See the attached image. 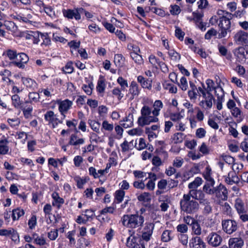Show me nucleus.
Here are the masks:
<instances>
[{
    "instance_id": "f257e3e1",
    "label": "nucleus",
    "mask_w": 248,
    "mask_h": 248,
    "mask_svg": "<svg viewBox=\"0 0 248 248\" xmlns=\"http://www.w3.org/2000/svg\"><path fill=\"white\" fill-rule=\"evenodd\" d=\"M163 104L161 100H155L153 104L154 109L147 105H144L140 109L141 115L138 118L137 124L139 126L143 127L149 125L151 123H157L159 121L157 117Z\"/></svg>"
},
{
    "instance_id": "f03ea898",
    "label": "nucleus",
    "mask_w": 248,
    "mask_h": 248,
    "mask_svg": "<svg viewBox=\"0 0 248 248\" xmlns=\"http://www.w3.org/2000/svg\"><path fill=\"white\" fill-rule=\"evenodd\" d=\"M155 224L151 222H146L143 228L141 237L140 235H134L132 234L127 237L126 245L129 248H145L144 242L149 241L153 234Z\"/></svg>"
},
{
    "instance_id": "7ed1b4c3",
    "label": "nucleus",
    "mask_w": 248,
    "mask_h": 248,
    "mask_svg": "<svg viewBox=\"0 0 248 248\" xmlns=\"http://www.w3.org/2000/svg\"><path fill=\"white\" fill-rule=\"evenodd\" d=\"M121 221L124 227L133 229L143 226L144 217L142 215H139V212L137 211L134 214L124 215Z\"/></svg>"
},
{
    "instance_id": "20e7f679",
    "label": "nucleus",
    "mask_w": 248,
    "mask_h": 248,
    "mask_svg": "<svg viewBox=\"0 0 248 248\" xmlns=\"http://www.w3.org/2000/svg\"><path fill=\"white\" fill-rule=\"evenodd\" d=\"M180 208L182 211L187 214H193L196 212L199 207L197 202L189 199L188 195L184 194L180 201Z\"/></svg>"
},
{
    "instance_id": "39448f33",
    "label": "nucleus",
    "mask_w": 248,
    "mask_h": 248,
    "mask_svg": "<svg viewBox=\"0 0 248 248\" xmlns=\"http://www.w3.org/2000/svg\"><path fill=\"white\" fill-rule=\"evenodd\" d=\"M205 192L210 195H215L216 201L218 204H220L222 202L227 201L228 199V190L226 187L221 183L214 187L213 188H210Z\"/></svg>"
},
{
    "instance_id": "423d86ee",
    "label": "nucleus",
    "mask_w": 248,
    "mask_h": 248,
    "mask_svg": "<svg viewBox=\"0 0 248 248\" xmlns=\"http://www.w3.org/2000/svg\"><path fill=\"white\" fill-rule=\"evenodd\" d=\"M222 230L227 234H232L239 228L238 222L234 219L222 220Z\"/></svg>"
},
{
    "instance_id": "0eeeda50",
    "label": "nucleus",
    "mask_w": 248,
    "mask_h": 248,
    "mask_svg": "<svg viewBox=\"0 0 248 248\" xmlns=\"http://www.w3.org/2000/svg\"><path fill=\"white\" fill-rule=\"evenodd\" d=\"M211 169L209 166H207L205 168V170L202 173V176L206 180V183L203 187V190L204 192H207L211 186H213L215 185V181L211 176Z\"/></svg>"
},
{
    "instance_id": "6e6552de",
    "label": "nucleus",
    "mask_w": 248,
    "mask_h": 248,
    "mask_svg": "<svg viewBox=\"0 0 248 248\" xmlns=\"http://www.w3.org/2000/svg\"><path fill=\"white\" fill-rule=\"evenodd\" d=\"M95 210L93 209H86L82 211V215L85 217L83 218L81 216H78L76 219V222L78 224H85L87 222L93 219L95 216Z\"/></svg>"
},
{
    "instance_id": "1a4fd4ad",
    "label": "nucleus",
    "mask_w": 248,
    "mask_h": 248,
    "mask_svg": "<svg viewBox=\"0 0 248 248\" xmlns=\"http://www.w3.org/2000/svg\"><path fill=\"white\" fill-rule=\"evenodd\" d=\"M44 119L49 125H51L53 128L56 127L59 124L62 123V121L59 120L58 114H55L52 110L46 112L44 114Z\"/></svg>"
},
{
    "instance_id": "9d476101",
    "label": "nucleus",
    "mask_w": 248,
    "mask_h": 248,
    "mask_svg": "<svg viewBox=\"0 0 248 248\" xmlns=\"http://www.w3.org/2000/svg\"><path fill=\"white\" fill-rule=\"evenodd\" d=\"M205 240L210 246L217 247L222 241V237L216 232H212L206 237Z\"/></svg>"
},
{
    "instance_id": "9b49d317",
    "label": "nucleus",
    "mask_w": 248,
    "mask_h": 248,
    "mask_svg": "<svg viewBox=\"0 0 248 248\" xmlns=\"http://www.w3.org/2000/svg\"><path fill=\"white\" fill-rule=\"evenodd\" d=\"M29 60V57L24 53H18L16 60L13 62L12 63L21 69H24L25 64H26Z\"/></svg>"
},
{
    "instance_id": "f8f14e48",
    "label": "nucleus",
    "mask_w": 248,
    "mask_h": 248,
    "mask_svg": "<svg viewBox=\"0 0 248 248\" xmlns=\"http://www.w3.org/2000/svg\"><path fill=\"white\" fill-rule=\"evenodd\" d=\"M234 41L237 45L247 44L248 43V33L242 30L238 31L234 36Z\"/></svg>"
},
{
    "instance_id": "ddd939ff",
    "label": "nucleus",
    "mask_w": 248,
    "mask_h": 248,
    "mask_svg": "<svg viewBox=\"0 0 248 248\" xmlns=\"http://www.w3.org/2000/svg\"><path fill=\"white\" fill-rule=\"evenodd\" d=\"M189 248H206V245L200 236H193L189 242Z\"/></svg>"
},
{
    "instance_id": "4468645a",
    "label": "nucleus",
    "mask_w": 248,
    "mask_h": 248,
    "mask_svg": "<svg viewBox=\"0 0 248 248\" xmlns=\"http://www.w3.org/2000/svg\"><path fill=\"white\" fill-rule=\"evenodd\" d=\"M52 200V206L55 207L57 210L61 209L62 205L64 203L63 198L61 197L59 193L54 191L51 195Z\"/></svg>"
},
{
    "instance_id": "2eb2a0df",
    "label": "nucleus",
    "mask_w": 248,
    "mask_h": 248,
    "mask_svg": "<svg viewBox=\"0 0 248 248\" xmlns=\"http://www.w3.org/2000/svg\"><path fill=\"white\" fill-rule=\"evenodd\" d=\"M224 177L225 183L230 185L234 184H237L240 181V178L234 169H232V170L230 171L227 175L224 176Z\"/></svg>"
},
{
    "instance_id": "dca6fc26",
    "label": "nucleus",
    "mask_w": 248,
    "mask_h": 248,
    "mask_svg": "<svg viewBox=\"0 0 248 248\" xmlns=\"http://www.w3.org/2000/svg\"><path fill=\"white\" fill-rule=\"evenodd\" d=\"M57 103L59 106L58 110L60 112H68L73 105L72 101L68 99L64 100H57Z\"/></svg>"
},
{
    "instance_id": "f3484780",
    "label": "nucleus",
    "mask_w": 248,
    "mask_h": 248,
    "mask_svg": "<svg viewBox=\"0 0 248 248\" xmlns=\"http://www.w3.org/2000/svg\"><path fill=\"white\" fill-rule=\"evenodd\" d=\"M206 84L207 85V88L205 89V91L207 92V93H211V92L214 90L216 95L218 94V93H217V92L223 93V91L222 88L219 87H215V83L213 80L207 79L206 80Z\"/></svg>"
},
{
    "instance_id": "a211bd4d",
    "label": "nucleus",
    "mask_w": 248,
    "mask_h": 248,
    "mask_svg": "<svg viewBox=\"0 0 248 248\" xmlns=\"http://www.w3.org/2000/svg\"><path fill=\"white\" fill-rule=\"evenodd\" d=\"M243 245L244 241L241 237H232L228 240L229 248H242Z\"/></svg>"
},
{
    "instance_id": "6ab92c4d",
    "label": "nucleus",
    "mask_w": 248,
    "mask_h": 248,
    "mask_svg": "<svg viewBox=\"0 0 248 248\" xmlns=\"http://www.w3.org/2000/svg\"><path fill=\"white\" fill-rule=\"evenodd\" d=\"M140 89L136 82L133 81L131 82L129 88V93L131 94L130 99H134L135 97L138 96L140 94Z\"/></svg>"
},
{
    "instance_id": "aec40b11",
    "label": "nucleus",
    "mask_w": 248,
    "mask_h": 248,
    "mask_svg": "<svg viewBox=\"0 0 248 248\" xmlns=\"http://www.w3.org/2000/svg\"><path fill=\"white\" fill-rule=\"evenodd\" d=\"M139 201L143 202V205L146 207H150L151 201V195L148 192H144L137 197Z\"/></svg>"
},
{
    "instance_id": "412c9836",
    "label": "nucleus",
    "mask_w": 248,
    "mask_h": 248,
    "mask_svg": "<svg viewBox=\"0 0 248 248\" xmlns=\"http://www.w3.org/2000/svg\"><path fill=\"white\" fill-rule=\"evenodd\" d=\"M22 83L29 89L31 90H35L37 87V84L36 81L30 78L22 77L21 78Z\"/></svg>"
},
{
    "instance_id": "4be33fe9",
    "label": "nucleus",
    "mask_w": 248,
    "mask_h": 248,
    "mask_svg": "<svg viewBox=\"0 0 248 248\" xmlns=\"http://www.w3.org/2000/svg\"><path fill=\"white\" fill-rule=\"evenodd\" d=\"M234 208L238 215L244 214L246 212L244 202L240 198H237L235 200Z\"/></svg>"
},
{
    "instance_id": "5701e85b",
    "label": "nucleus",
    "mask_w": 248,
    "mask_h": 248,
    "mask_svg": "<svg viewBox=\"0 0 248 248\" xmlns=\"http://www.w3.org/2000/svg\"><path fill=\"white\" fill-rule=\"evenodd\" d=\"M137 80L143 88L151 90L152 87V80L151 79L145 78L142 76H139L137 78Z\"/></svg>"
},
{
    "instance_id": "b1692460",
    "label": "nucleus",
    "mask_w": 248,
    "mask_h": 248,
    "mask_svg": "<svg viewBox=\"0 0 248 248\" xmlns=\"http://www.w3.org/2000/svg\"><path fill=\"white\" fill-rule=\"evenodd\" d=\"M189 85L190 89L188 92V95L191 100L195 101L198 96V88L195 84L191 81L189 82Z\"/></svg>"
},
{
    "instance_id": "393cba45",
    "label": "nucleus",
    "mask_w": 248,
    "mask_h": 248,
    "mask_svg": "<svg viewBox=\"0 0 248 248\" xmlns=\"http://www.w3.org/2000/svg\"><path fill=\"white\" fill-rule=\"evenodd\" d=\"M40 34L38 31H29L27 33L25 38L26 39L31 40L33 44H38L40 42Z\"/></svg>"
},
{
    "instance_id": "a878e982",
    "label": "nucleus",
    "mask_w": 248,
    "mask_h": 248,
    "mask_svg": "<svg viewBox=\"0 0 248 248\" xmlns=\"http://www.w3.org/2000/svg\"><path fill=\"white\" fill-rule=\"evenodd\" d=\"M8 143L9 141L6 138L0 140V155H5L8 154Z\"/></svg>"
},
{
    "instance_id": "bb28decb",
    "label": "nucleus",
    "mask_w": 248,
    "mask_h": 248,
    "mask_svg": "<svg viewBox=\"0 0 248 248\" xmlns=\"http://www.w3.org/2000/svg\"><path fill=\"white\" fill-rule=\"evenodd\" d=\"M133 114L129 113L123 122L121 121L120 124L124 128L131 127L133 125Z\"/></svg>"
},
{
    "instance_id": "cd10ccee",
    "label": "nucleus",
    "mask_w": 248,
    "mask_h": 248,
    "mask_svg": "<svg viewBox=\"0 0 248 248\" xmlns=\"http://www.w3.org/2000/svg\"><path fill=\"white\" fill-rule=\"evenodd\" d=\"M25 211L23 209L17 208L12 211V217L13 221L17 220L20 217L24 216Z\"/></svg>"
},
{
    "instance_id": "c85d7f7f",
    "label": "nucleus",
    "mask_w": 248,
    "mask_h": 248,
    "mask_svg": "<svg viewBox=\"0 0 248 248\" xmlns=\"http://www.w3.org/2000/svg\"><path fill=\"white\" fill-rule=\"evenodd\" d=\"M125 192L122 189L117 190L114 193V200L117 203H121L124 200Z\"/></svg>"
},
{
    "instance_id": "c756f323",
    "label": "nucleus",
    "mask_w": 248,
    "mask_h": 248,
    "mask_svg": "<svg viewBox=\"0 0 248 248\" xmlns=\"http://www.w3.org/2000/svg\"><path fill=\"white\" fill-rule=\"evenodd\" d=\"M218 26L219 27L231 28V21L230 18L225 16L220 17L219 18Z\"/></svg>"
},
{
    "instance_id": "7c9ffc66",
    "label": "nucleus",
    "mask_w": 248,
    "mask_h": 248,
    "mask_svg": "<svg viewBox=\"0 0 248 248\" xmlns=\"http://www.w3.org/2000/svg\"><path fill=\"white\" fill-rule=\"evenodd\" d=\"M248 48V45H245L244 47H239L237 49L236 56L239 59V61H245L247 59L246 56L245 55V50Z\"/></svg>"
},
{
    "instance_id": "2f4dec72",
    "label": "nucleus",
    "mask_w": 248,
    "mask_h": 248,
    "mask_svg": "<svg viewBox=\"0 0 248 248\" xmlns=\"http://www.w3.org/2000/svg\"><path fill=\"white\" fill-rule=\"evenodd\" d=\"M125 61V58L121 54H115L114 58V62L118 67H122Z\"/></svg>"
},
{
    "instance_id": "473e14b6",
    "label": "nucleus",
    "mask_w": 248,
    "mask_h": 248,
    "mask_svg": "<svg viewBox=\"0 0 248 248\" xmlns=\"http://www.w3.org/2000/svg\"><path fill=\"white\" fill-rule=\"evenodd\" d=\"M89 178L88 177L81 178L79 176H76L74 178V181L77 183V186L78 188L81 189L83 187V186L87 182V180Z\"/></svg>"
},
{
    "instance_id": "72a5a7b5",
    "label": "nucleus",
    "mask_w": 248,
    "mask_h": 248,
    "mask_svg": "<svg viewBox=\"0 0 248 248\" xmlns=\"http://www.w3.org/2000/svg\"><path fill=\"white\" fill-rule=\"evenodd\" d=\"M84 140L83 139L78 138L76 135L72 134L71 136L69 143L70 145L76 146L83 144L84 143Z\"/></svg>"
},
{
    "instance_id": "f704fd0d",
    "label": "nucleus",
    "mask_w": 248,
    "mask_h": 248,
    "mask_svg": "<svg viewBox=\"0 0 248 248\" xmlns=\"http://www.w3.org/2000/svg\"><path fill=\"white\" fill-rule=\"evenodd\" d=\"M185 137L186 135L184 133L177 132L173 135L171 139L175 143H178L182 142Z\"/></svg>"
},
{
    "instance_id": "c9c22d12",
    "label": "nucleus",
    "mask_w": 248,
    "mask_h": 248,
    "mask_svg": "<svg viewBox=\"0 0 248 248\" xmlns=\"http://www.w3.org/2000/svg\"><path fill=\"white\" fill-rule=\"evenodd\" d=\"M88 124L92 129L98 134L100 133V123L94 120H89Z\"/></svg>"
},
{
    "instance_id": "e433bc0d",
    "label": "nucleus",
    "mask_w": 248,
    "mask_h": 248,
    "mask_svg": "<svg viewBox=\"0 0 248 248\" xmlns=\"http://www.w3.org/2000/svg\"><path fill=\"white\" fill-rule=\"evenodd\" d=\"M94 217L98 220L101 223H108L111 220V218L107 214H101L94 216Z\"/></svg>"
},
{
    "instance_id": "4c0bfd02",
    "label": "nucleus",
    "mask_w": 248,
    "mask_h": 248,
    "mask_svg": "<svg viewBox=\"0 0 248 248\" xmlns=\"http://www.w3.org/2000/svg\"><path fill=\"white\" fill-rule=\"evenodd\" d=\"M90 245V241L84 237H81L78 240V248H85Z\"/></svg>"
},
{
    "instance_id": "58836bf2",
    "label": "nucleus",
    "mask_w": 248,
    "mask_h": 248,
    "mask_svg": "<svg viewBox=\"0 0 248 248\" xmlns=\"http://www.w3.org/2000/svg\"><path fill=\"white\" fill-rule=\"evenodd\" d=\"M202 178L197 177L193 182L188 184V187L189 189H196L202 184Z\"/></svg>"
},
{
    "instance_id": "ea45409f",
    "label": "nucleus",
    "mask_w": 248,
    "mask_h": 248,
    "mask_svg": "<svg viewBox=\"0 0 248 248\" xmlns=\"http://www.w3.org/2000/svg\"><path fill=\"white\" fill-rule=\"evenodd\" d=\"M204 99V102L206 106V109H210L212 107L213 103L212 101L214 100V98L211 93H207V95L205 97H203Z\"/></svg>"
},
{
    "instance_id": "a19ab883",
    "label": "nucleus",
    "mask_w": 248,
    "mask_h": 248,
    "mask_svg": "<svg viewBox=\"0 0 248 248\" xmlns=\"http://www.w3.org/2000/svg\"><path fill=\"white\" fill-rule=\"evenodd\" d=\"M62 12L65 17L69 19H72L74 17L75 18L76 14L75 9H63Z\"/></svg>"
},
{
    "instance_id": "79ce46f5",
    "label": "nucleus",
    "mask_w": 248,
    "mask_h": 248,
    "mask_svg": "<svg viewBox=\"0 0 248 248\" xmlns=\"http://www.w3.org/2000/svg\"><path fill=\"white\" fill-rule=\"evenodd\" d=\"M192 229V232L195 234L199 235L201 234V227L199 221L196 220L191 226Z\"/></svg>"
},
{
    "instance_id": "37998d69",
    "label": "nucleus",
    "mask_w": 248,
    "mask_h": 248,
    "mask_svg": "<svg viewBox=\"0 0 248 248\" xmlns=\"http://www.w3.org/2000/svg\"><path fill=\"white\" fill-rule=\"evenodd\" d=\"M12 104L16 108H21V101L18 95L15 94L12 96L11 97Z\"/></svg>"
},
{
    "instance_id": "c03bdc74",
    "label": "nucleus",
    "mask_w": 248,
    "mask_h": 248,
    "mask_svg": "<svg viewBox=\"0 0 248 248\" xmlns=\"http://www.w3.org/2000/svg\"><path fill=\"white\" fill-rule=\"evenodd\" d=\"M168 54L170 59L174 62H178L181 59L180 54L174 49H170L168 51Z\"/></svg>"
},
{
    "instance_id": "a18cd8bd",
    "label": "nucleus",
    "mask_w": 248,
    "mask_h": 248,
    "mask_svg": "<svg viewBox=\"0 0 248 248\" xmlns=\"http://www.w3.org/2000/svg\"><path fill=\"white\" fill-rule=\"evenodd\" d=\"M165 143L164 141H158L156 143V148L155 149V153L159 155L165 153L164 151Z\"/></svg>"
},
{
    "instance_id": "49530a36",
    "label": "nucleus",
    "mask_w": 248,
    "mask_h": 248,
    "mask_svg": "<svg viewBox=\"0 0 248 248\" xmlns=\"http://www.w3.org/2000/svg\"><path fill=\"white\" fill-rule=\"evenodd\" d=\"M232 115L235 118H237L240 121L243 119V114L239 108L235 107L230 110Z\"/></svg>"
},
{
    "instance_id": "de8ad7c7",
    "label": "nucleus",
    "mask_w": 248,
    "mask_h": 248,
    "mask_svg": "<svg viewBox=\"0 0 248 248\" xmlns=\"http://www.w3.org/2000/svg\"><path fill=\"white\" fill-rule=\"evenodd\" d=\"M106 85L105 83V79L103 78H100L97 82L96 86L97 91L100 93H103L105 91Z\"/></svg>"
},
{
    "instance_id": "09e8293b",
    "label": "nucleus",
    "mask_w": 248,
    "mask_h": 248,
    "mask_svg": "<svg viewBox=\"0 0 248 248\" xmlns=\"http://www.w3.org/2000/svg\"><path fill=\"white\" fill-rule=\"evenodd\" d=\"M196 200L199 201L200 204L201 205L209 203V200L205 198V195L202 190L199 192L198 196Z\"/></svg>"
},
{
    "instance_id": "8fccbe9b",
    "label": "nucleus",
    "mask_w": 248,
    "mask_h": 248,
    "mask_svg": "<svg viewBox=\"0 0 248 248\" xmlns=\"http://www.w3.org/2000/svg\"><path fill=\"white\" fill-rule=\"evenodd\" d=\"M43 192L41 191L39 192H32L31 193V202L35 204H37L39 197H40V200H41L43 199Z\"/></svg>"
},
{
    "instance_id": "3c124183",
    "label": "nucleus",
    "mask_w": 248,
    "mask_h": 248,
    "mask_svg": "<svg viewBox=\"0 0 248 248\" xmlns=\"http://www.w3.org/2000/svg\"><path fill=\"white\" fill-rule=\"evenodd\" d=\"M130 57L133 60L138 64L140 65L143 63V59L142 56L138 54L135 53H130Z\"/></svg>"
},
{
    "instance_id": "603ef678",
    "label": "nucleus",
    "mask_w": 248,
    "mask_h": 248,
    "mask_svg": "<svg viewBox=\"0 0 248 248\" xmlns=\"http://www.w3.org/2000/svg\"><path fill=\"white\" fill-rule=\"evenodd\" d=\"M171 233V231L168 230H165L161 235L162 241L164 242H168L170 241L172 239V237L170 236Z\"/></svg>"
},
{
    "instance_id": "864d4df0",
    "label": "nucleus",
    "mask_w": 248,
    "mask_h": 248,
    "mask_svg": "<svg viewBox=\"0 0 248 248\" xmlns=\"http://www.w3.org/2000/svg\"><path fill=\"white\" fill-rule=\"evenodd\" d=\"M29 99L30 100L29 101H26V103H29V102H37L39 101V99L40 98L39 94L36 93V92H32L30 93L28 95Z\"/></svg>"
},
{
    "instance_id": "5fc2aeb1",
    "label": "nucleus",
    "mask_w": 248,
    "mask_h": 248,
    "mask_svg": "<svg viewBox=\"0 0 248 248\" xmlns=\"http://www.w3.org/2000/svg\"><path fill=\"white\" fill-rule=\"evenodd\" d=\"M59 164L61 166L62 165V162L61 159L50 157L48 160V166H52L54 168H57Z\"/></svg>"
},
{
    "instance_id": "6e6d98bb",
    "label": "nucleus",
    "mask_w": 248,
    "mask_h": 248,
    "mask_svg": "<svg viewBox=\"0 0 248 248\" xmlns=\"http://www.w3.org/2000/svg\"><path fill=\"white\" fill-rule=\"evenodd\" d=\"M28 224L29 228L31 230H33V229H34L37 225L36 216L35 215H32L31 218L29 219L28 221Z\"/></svg>"
},
{
    "instance_id": "4d7b16f0",
    "label": "nucleus",
    "mask_w": 248,
    "mask_h": 248,
    "mask_svg": "<svg viewBox=\"0 0 248 248\" xmlns=\"http://www.w3.org/2000/svg\"><path fill=\"white\" fill-rule=\"evenodd\" d=\"M40 36L43 40V42L41 44L42 46L45 45L46 46L50 45L51 40L47 33H41Z\"/></svg>"
},
{
    "instance_id": "13d9d810",
    "label": "nucleus",
    "mask_w": 248,
    "mask_h": 248,
    "mask_svg": "<svg viewBox=\"0 0 248 248\" xmlns=\"http://www.w3.org/2000/svg\"><path fill=\"white\" fill-rule=\"evenodd\" d=\"M13 228H9L8 229H2L0 230V236L9 237L10 238L11 235L14 230Z\"/></svg>"
},
{
    "instance_id": "bf43d9fd",
    "label": "nucleus",
    "mask_w": 248,
    "mask_h": 248,
    "mask_svg": "<svg viewBox=\"0 0 248 248\" xmlns=\"http://www.w3.org/2000/svg\"><path fill=\"white\" fill-rule=\"evenodd\" d=\"M44 11L45 13L52 18L56 17V15L53 8L51 6L44 5Z\"/></svg>"
},
{
    "instance_id": "052dcab7",
    "label": "nucleus",
    "mask_w": 248,
    "mask_h": 248,
    "mask_svg": "<svg viewBox=\"0 0 248 248\" xmlns=\"http://www.w3.org/2000/svg\"><path fill=\"white\" fill-rule=\"evenodd\" d=\"M149 60L153 67L157 68L158 65L160 62V61L158 59L156 58L155 56L151 55L149 57Z\"/></svg>"
},
{
    "instance_id": "680f3d73",
    "label": "nucleus",
    "mask_w": 248,
    "mask_h": 248,
    "mask_svg": "<svg viewBox=\"0 0 248 248\" xmlns=\"http://www.w3.org/2000/svg\"><path fill=\"white\" fill-rule=\"evenodd\" d=\"M222 159L227 164L229 165H232V169L235 167V163H234L235 159L232 156H221Z\"/></svg>"
},
{
    "instance_id": "e2e57ef3",
    "label": "nucleus",
    "mask_w": 248,
    "mask_h": 248,
    "mask_svg": "<svg viewBox=\"0 0 248 248\" xmlns=\"http://www.w3.org/2000/svg\"><path fill=\"white\" fill-rule=\"evenodd\" d=\"M219 32L217 38L219 39H221L222 38H224L226 36L228 32H230V28H225V27H219Z\"/></svg>"
},
{
    "instance_id": "0e129e2a",
    "label": "nucleus",
    "mask_w": 248,
    "mask_h": 248,
    "mask_svg": "<svg viewBox=\"0 0 248 248\" xmlns=\"http://www.w3.org/2000/svg\"><path fill=\"white\" fill-rule=\"evenodd\" d=\"M7 122L13 128L18 126L20 124V121L18 118H9L7 120Z\"/></svg>"
},
{
    "instance_id": "69168bd1",
    "label": "nucleus",
    "mask_w": 248,
    "mask_h": 248,
    "mask_svg": "<svg viewBox=\"0 0 248 248\" xmlns=\"http://www.w3.org/2000/svg\"><path fill=\"white\" fill-rule=\"evenodd\" d=\"M170 117L171 121L177 123L183 118V116L180 113H172L170 114Z\"/></svg>"
},
{
    "instance_id": "338daca9",
    "label": "nucleus",
    "mask_w": 248,
    "mask_h": 248,
    "mask_svg": "<svg viewBox=\"0 0 248 248\" xmlns=\"http://www.w3.org/2000/svg\"><path fill=\"white\" fill-rule=\"evenodd\" d=\"M117 82L121 85V90L124 91L128 87V83L126 80L124 79L122 77H120L117 79Z\"/></svg>"
},
{
    "instance_id": "774afa93",
    "label": "nucleus",
    "mask_w": 248,
    "mask_h": 248,
    "mask_svg": "<svg viewBox=\"0 0 248 248\" xmlns=\"http://www.w3.org/2000/svg\"><path fill=\"white\" fill-rule=\"evenodd\" d=\"M193 17L192 18L193 21H194L195 24L197 25V24L202 22V18L203 17V15L199 13H196L193 12L192 13Z\"/></svg>"
}]
</instances>
